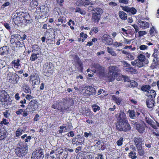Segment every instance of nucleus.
Segmentation results:
<instances>
[{
	"label": "nucleus",
	"mask_w": 159,
	"mask_h": 159,
	"mask_svg": "<svg viewBox=\"0 0 159 159\" xmlns=\"http://www.w3.org/2000/svg\"><path fill=\"white\" fill-rule=\"evenodd\" d=\"M120 71L118 68L116 66H111L109 67V72L107 77L109 81L112 82L114 80L118 75Z\"/></svg>",
	"instance_id": "f257e3e1"
},
{
	"label": "nucleus",
	"mask_w": 159,
	"mask_h": 159,
	"mask_svg": "<svg viewBox=\"0 0 159 159\" xmlns=\"http://www.w3.org/2000/svg\"><path fill=\"white\" fill-rule=\"evenodd\" d=\"M116 129L120 131L126 132L131 129V127L128 121H117L116 125Z\"/></svg>",
	"instance_id": "f03ea898"
},
{
	"label": "nucleus",
	"mask_w": 159,
	"mask_h": 159,
	"mask_svg": "<svg viewBox=\"0 0 159 159\" xmlns=\"http://www.w3.org/2000/svg\"><path fill=\"white\" fill-rule=\"evenodd\" d=\"M28 148L27 145L24 144L21 148H17L15 150V152L17 156L21 157L25 155L27 152Z\"/></svg>",
	"instance_id": "7ed1b4c3"
},
{
	"label": "nucleus",
	"mask_w": 159,
	"mask_h": 159,
	"mask_svg": "<svg viewBox=\"0 0 159 159\" xmlns=\"http://www.w3.org/2000/svg\"><path fill=\"white\" fill-rule=\"evenodd\" d=\"M134 126L140 133H143L145 131L146 125L144 122L139 123H135L134 124Z\"/></svg>",
	"instance_id": "20e7f679"
},
{
	"label": "nucleus",
	"mask_w": 159,
	"mask_h": 159,
	"mask_svg": "<svg viewBox=\"0 0 159 159\" xmlns=\"http://www.w3.org/2000/svg\"><path fill=\"white\" fill-rule=\"evenodd\" d=\"M145 120L147 123L154 129H157V126L159 127V123L156 121H154L149 117L146 116Z\"/></svg>",
	"instance_id": "39448f33"
},
{
	"label": "nucleus",
	"mask_w": 159,
	"mask_h": 159,
	"mask_svg": "<svg viewBox=\"0 0 159 159\" xmlns=\"http://www.w3.org/2000/svg\"><path fill=\"white\" fill-rule=\"evenodd\" d=\"M117 121H128L127 120L126 115L125 113L120 111L119 113L116 116Z\"/></svg>",
	"instance_id": "423d86ee"
},
{
	"label": "nucleus",
	"mask_w": 159,
	"mask_h": 159,
	"mask_svg": "<svg viewBox=\"0 0 159 159\" xmlns=\"http://www.w3.org/2000/svg\"><path fill=\"white\" fill-rule=\"evenodd\" d=\"M152 56L154 58L153 60V63L156 65L158 64L159 61V49H154Z\"/></svg>",
	"instance_id": "0eeeda50"
},
{
	"label": "nucleus",
	"mask_w": 159,
	"mask_h": 159,
	"mask_svg": "<svg viewBox=\"0 0 159 159\" xmlns=\"http://www.w3.org/2000/svg\"><path fill=\"white\" fill-rule=\"evenodd\" d=\"M30 81H32L34 84H36L39 82V77L38 75L32 74L30 76Z\"/></svg>",
	"instance_id": "6e6552de"
},
{
	"label": "nucleus",
	"mask_w": 159,
	"mask_h": 159,
	"mask_svg": "<svg viewBox=\"0 0 159 159\" xmlns=\"http://www.w3.org/2000/svg\"><path fill=\"white\" fill-rule=\"evenodd\" d=\"M9 95L5 90H0V101L1 102L6 101Z\"/></svg>",
	"instance_id": "1a4fd4ad"
},
{
	"label": "nucleus",
	"mask_w": 159,
	"mask_h": 159,
	"mask_svg": "<svg viewBox=\"0 0 159 159\" xmlns=\"http://www.w3.org/2000/svg\"><path fill=\"white\" fill-rule=\"evenodd\" d=\"M102 40L103 42L105 43L106 44L108 45H111L112 44V42L111 40V39L109 35L105 34L103 35L102 38Z\"/></svg>",
	"instance_id": "9d476101"
},
{
	"label": "nucleus",
	"mask_w": 159,
	"mask_h": 159,
	"mask_svg": "<svg viewBox=\"0 0 159 159\" xmlns=\"http://www.w3.org/2000/svg\"><path fill=\"white\" fill-rule=\"evenodd\" d=\"M44 72L48 74V75H51L52 73V69L50 63H46L43 66Z\"/></svg>",
	"instance_id": "9b49d317"
},
{
	"label": "nucleus",
	"mask_w": 159,
	"mask_h": 159,
	"mask_svg": "<svg viewBox=\"0 0 159 159\" xmlns=\"http://www.w3.org/2000/svg\"><path fill=\"white\" fill-rule=\"evenodd\" d=\"M134 141L136 148L142 146V138L139 136L135 137L134 138Z\"/></svg>",
	"instance_id": "f8f14e48"
},
{
	"label": "nucleus",
	"mask_w": 159,
	"mask_h": 159,
	"mask_svg": "<svg viewBox=\"0 0 159 159\" xmlns=\"http://www.w3.org/2000/svg\"><path fill=\"white\" fill-rule=\"evenodd\" d=\"M35 153H36V156H37L39 159H43L44 157L43 153V150L42 149L36 150L35 151H34Z\"/></svg>",
	"instance_id": "ddd939ff"
},
{
	"label": "nucleus",
	"mask_w": 159,
	"mask_h": 159,
	"mask_svg": "<svg viewBox=\"0 0 159 159\" xmlns=\"http://www.w3.org/2000/svg\"><path fill=\"white\" fill-rule=\"evenodd\" d=\"M61 102L62 103V104H61V105L63 107L62 111L63 110H68L70 107V106L68 102L67 101V100L63 98L62 101Z\"/></svg>",
	"instance_id": "4468645a"
},
{
	"label": "nucleus",
	"mask_w": 159,
	"mask_h": 159,
	"mask_svg": "<svg viewBox=\"0 0 159 159\" xmlns=\"http://www.w3.org/2000/svg\"><path fill=\"white\" fill-rule=\"evenodd\" d=\"M67 156V153L61 151L58 152V153L57 154V157L59 159H66Z\"/></svg>",
	"instance_id": "2eb2a0df"
},
{
	"label": "nucleus",
	"mask_w": 159,
	"mask_h": 159,
	"mask_svg": "<svg viewBox=\"0 0 159 159\" xmlns=\"http://www.w3.org/2000/svg\"><path fill=\"white\" fill-rule=\"evenodd\" d=\"M75 58L76 60V67L79 69L82 70L83 68L82 63L79 57L77 56H75Z\"/></svg>",
	"instance_id": "dca6fc26"
},
{
	"label": "nucleus",
	"mask_w": 159,
	"mask_h": 159,
	"mask_svg": "<svg viewBox=\"0 0 159 159\" xmlns=\"http://www.w3.org/2000/svg\"><path fill=\"white\" fill-rule=\"evenodd\" d=\"M138 22V23L141 28L146 29L149 27V24L148 22L141 20H139Z\"/></svg>",
	"instance_id": "f3484780"
},
{
	"label": "nucleus",
	"mask_w": 159,
	"mask_h": 159,
	"mask_svg": "<svg viewBox=\"0 0 159 159\" xmlns=\"http://www.w3.org/2000/svg\"><path fill=\"white\" fill-rule=\"evenodd\" d=\"M62 103L61 102H60L58 104L55 103L52 105V107L54 109H57L59 110L60 111H62V108L63 107L61 105V104H62Z\"/></svg>",
	"instance_id": "a211bd4d"
},
{
	"label": "nucleus",
	"mask_w": 159,
	"mask_h": 159,
	"mask_svg": "<svg viewBox=\"0 0 159 159\" xmlns=\"http://www.w3.org/2000/svg\"><path fill=\"white\" fill-rule=\"evenodd\" d=\"M21 87L23 90L26 93H30V90L28 87V85L26 83H23L21 84Z\"/></svg>",
	"instance_id": "6ab92c4d"
},
{
	"label": "nucleus",
	"mask_w": 159,
	"mask_h": 159,
	"mask_svg": "<svg viewBox=\"0 0 159 159\" xmlns=\"http://www.w3.org/2000/svg\"><path fill=\"white\" fill-rule=\"evenodd\" d=\"M101 16L98 15H96L94 13H93L91 20L92 22H98L100 19Z\"/></svg>",
	"instance_id": "aec40b11"
},
{
	"label": "nucleus",
	"mask_w": 159,
	"mask_h": 159,
	"mask_svg": "<svg viewBox=\"0 0 159 159\" xmlns=\"http://www.w3.org/2000/svg\"><path fill=\"white\" fill-rule=\"evenodd\" d=\"M19 15L20 19L23 18L24 20H27V19L29 17L28 14L23 12H18L17 15Z\"/></svg>",
	"instance_id": "412c9836"
},
{
	"label": "nucleus",
	"mask_w": 159,
	"mask_h": 159,
	"mask_svg": "<svg viewBox=\"0 0 159 159\" xmlns=\"http://www.w3.org/2000/svg\"><path fill=\"white\" fill-rule=\"evenodd\" d=\"M139 60L140 61H143L145 63V64H148V60L146 59L145 56L142 54H139L138 57Z\"/></svg>",
	"instance_id": "4be33fe9"
},
{
	"label": "nucleus",
	"mask_w": 159,
	"mask_h": 159,
	"mask_svg": "<svg viewBox=\"0 0 159 159\" xmlns=\"http://www.w3.org/2000/svg\"><path fill=\"white\" fill-rule=\"evenodd\" d=\"M93 11L94 12L93 13L97 15H98L99 16H100L101 14H102L103 12V10L99 7L94 8V9H93Z\"/></svg>",
	"instance_id": "5701e85b"
},
{
	"label": "nucleus",
	"mask_w": 159,
	"mask_h": 159,
	"mask_svg": "<svg viewBox=\"0 0 159 159\" xmlns=\"http://www.w3.org/2000/svg\"><path fill=\"white\" fill-rule=\"evenodd\" d=\"M8 48L7 46L0 48V54L4 55L8 52Z\"/></svg>",
	"instance_id": "b1692460"
},
{
	"label": "nucleus",
	"mask_w": 159,
	"mask_h": 159,
	"mask_svg": "<svg viewBox=\"0 0 159 159\" xmlns=\"http://www.w3.org/2000/svg\"><path fill=\"white\" fill-rule=\"evenodd\" d=\"M154 101L152 99H149L146 101L147 107L149 108H152L154 106Z\"/></svg>",
	"instance_id": "393cba45"
},
{
	"label": "nucleus",
	"mask_w": 159,
	"mask_h": 159,
	"mask_svg": "<svg viewBox=\"0 0 159 159\" xmlns=\"http://www.w3.org/2000/svg\"><path fill=\"white\" fill-rule=\"evenodd\" d=\"M119 17L121 19L125 20L127 19V14L123 11H120L119 12Z\"/></svg>",
	"instance_id": "a878e982"
},
{
	"label": "nucleus",
	"mask_w": 159,
	"mask_h": 159,
	"mask_svg": "<svg viewBox=\"0 0 159 159\" xmlns=\"http://www.w3.org/2000/svg\"><path fill=\"white\" fill-rule=\"evenodd\" d=\"M151 87L149 85H143L141 88L142 91L143 92H146L149 93V91Z\"/></svg>",
	"instance_id": "bb28decb"
},
{
	"label": "nucleus",
	"mask_w": 159,
	"mask_h": 159,
	"mask_svg": "<svg viewBox=\"0 0 159 159\" xmlns=\"http://www.w3.org/2000/svg\"><path fill=\"white\" fill-rule=\"evenodd\" d=\"M81 113L83 114H84L86 116H88L89 117H91L93 115L92 112L89 109L85 110L84 111H83Z\"/></svg>",
	"instance_id": "cd10ccee"
},
{
	"label": "nucleus",
	"mask_w": 159,
	"mask_h": 159,
	"mask_svg": "<svg viewBox=\"0 0 159 159\" xmlns=\"http://www.w3.org/2000/svg\"><path fill=\"white\" fill-rule=\"evenodd\" d=\"M59 128L61 129H59L58 130V131L59 133L61 134L64 132H65L67 131H68L69 130L68 129L67 126L62 125L59 127Z\"/></svg>",
	"instance_id": "c85d7f7f"
},
{
	"label": "nucleus",
	"mask_w": 159,
	"mask_h": 159,
	"mask_svg": "<svg viewBox=\"0 0 159 159\" xmlns=\"http://www.w3.org/2000/svg\"><path fill=\"white\" fill-rule=\"evenodd\" d=\"M7 132L6 130L2 129L0 132V140H2L5 138L7 136Z\"/></svg>",
	"instance_id": "c756f323"
},
{
	"label": "nucleus",
	"mask_w": 159,
	"mask_h": 159,
	"mask_svg": "<svg viewBox=\"0 0 159 159\" xmlns=\"http://www.w3.org/2000/svg\"><path fill=\"white\" fill-rule=\"evenodd\" d=\"M39 4L38 2L36 0H32L30 3V6L32 8H36Z\"/></svg>",
	"instance_id": "7c9ffc66"
},
{
	"label": "nucleus",
	"mask_w": 159,
	"mask_h": 159,
	"mask_svg": "<svg viewBox=\"0 0 159 159\" xmlns=\"http://www.w3.org/2000/svg\"><path fill=\"white\" fill-rule=\"evenodd\" d=\"M138 151L139 155L141 156H143L144 154V151L142 146L136 148Z\"/></svg>",
	"instance_id": "2f4dec72"
},
{
	"label": "nucleus",
	"mask_w": 159,
	"mask_h": 159,
	"mask_svg": "<svg viewBox=\"0 0 159 159\" xmlns=\"http://www.w3.org/2000/svg\"><path fill=\"white\" fill-rule=\"evenodd\" d=\"M91 87V86H85L84 87V89H86L85 92L83 93L84 95L87 97H89V89Z\"/></svg>",
	"instance_id": "473e14b6"
},
{
	"label": "nucleus",
	"mask_w": 159,
	"mask_h": 159,
	"mask_svg": "<svg viewBox=\"0 0 159 159\" xmlns=\"http://www.w3.org/2000/svg\"><path fill=\"white\" fill-rule=\"evenodd\" d=\"M77 136H79V138L77 139V142H78V144H82L84 142V138L82 136H81L80 135H77Z\"/></svg>",
	"instance_id": "72a5a7b5"
},
{
	"label": "nucleus",
	"mask_w": 159,
	"mask_h": 159,
	"mask_svg": "<svg viewBox=\"0 0 159 159\" xmlns=\"http://www.w3.org/2000/svg\"><path fill=\"white\" fill-rule=\"evenodd\" d=\"M128 85L129 87H135L137 86L138 84L134 80H130L129 82Z\"/></svg>",
	"instance_id": "f704fd0d"
},
{
	"label": "nucleus",
	"mask_w": 159,
	"mask_h": 159,
	"mask_svg": "<svg viewBox=\"0 0 159 159\" xmlns=\"http://www.w3.org/2000/svg\"><path fill=\"white\" fill-rule=\"evenodd\" d=\"M18 13V12H17L15 15L13 16V21L15 23H16L17 22L18 20H21L20 19V17L19 15L17 14Z\"/></svg>",
	"instance_id": "c9c22d12"
},
{
	"label": "nucleus",
	"mask_w": 159,
	"mask_h": 159,
	"mask_svg": "<svg viewBox=\"0 0 159 159\" xmlns=\"http://www.w3.org/2000/svg\"><path fill=\"white\" fill-rule=\"evenodd\" d=\"M107 52L110 53L111 55L114 56H116V52L113 50V49L112 48H110L107 47Z\"/></svg>",
	"instance_id": "e433bc0d"
},
{
	"label": "nucleus",
	"mask_w": 159,
	"mask_h": 159,
	"mask_svg": "<svg viewBox=\"0 0 159 159\" xmlns=\"http://www.w3.org/2000/svg\"><path fill=\"white\" fill-rule=\"evenodd\" d=\"M128 112L129 113V116L131 119H134L136 117L134 114V111L133 110H129Z\"/></svg>",
	"instance_id": "4c0bfd02"
},
{
	"label": "nucleus",
	"mask_w": 159,
	"mask_h": 159,
	"mask_svg": "<svg viewBox=\"0 0 159 159\" xmlns=\"http://www.w3.org/2000/svg\"><path fill=\"white\" fill-rule=\"evenodd\" d=\"M89 97L92 95H95L96 93V90L95 88H93L92 86H91V87L90 88V89H89Z\"/></svg>",
	"instance_id": "58836bf2"
},
{
	"label": "nucleus",
	"mask_w": 159,
	"mask_h": 159,
	"mask_svg": "<svg viewBox=\"0 0 159 159\" xmlns=\"http://www.w3.org/2000/svg\"><path fill=\"white\" fill-rule=\"evenodd\" d=\"M157 33L156 30L154 26H152L150 29L149 33L150 35L152 36H154Z\"/></svg>",
	"instance_id": "ea45409f"
},
{
	"label": "nucleus",
	"mask_w": 159,
	"mask_h": 159,
	"mask_svg": "<svg viewBox=\"0 0 159 159\" xmlns=\"http://www.w3.org/2000/svg\"><path fill=\"white\" fill-rule=\"evenodd\" d=\"M7 75L9 76H10L9 77V81H11L13 78L16 76H18V75L14 73L9 72L8 74Z\"/></svg>",
	"instance_id": "a19ab883"
},
{
	"label": "nucleus",
	"mask_w": 159,
	"mask_h": 159,
	"mask_svg": "<svg viewBox=\"0 0 159 159\" xmlns=\"http://www.w3.org/2000/svg\"><path fill=\"white\" fill-rule=\"evenodd\" d=\"M136 153L135 152H131L129 154V156L132 159H135L137 158Z\"/></svg>",
	"instance_id": "79ce46f5"
},
{
	"label": "nucleus",
	"mask_w": 159,
	"mask_h": 159,
	"mask_svg": "<svg viewBox=\"0 0 159 159\" xmlns=\"http://www.w3.org/2000/svg\"><path fill=\"white\" fill-rule=\"evenodd\" d=\"M9 111V110H6L4 112H3L2 113L3 115L6 118H9V117L11 116L10 114Z\"/></svg>",
	"instance_id": "37998d69"
},
{
	"label": "nucleus",
	"mask_w": 159,
	"mask_h": 159,
	"mask_svg": "<svg viewBox=\"0 0 159 159\" xmlns=\"http://www.w3.org/2000/svg\"><path fill=\"white\" fill-rule=\"evenodd\" d=\"M20 60L18 59L16 60H14L11 62L12 64L14 65V66L15 67L16 66L17 67L20 66Z\"/></svg>",
	"instance_id": "c03bdc74"
},
{
	"label": "nucleus",
	"mask_w": 159,
	"mask_h": 159,
	"mask_svg": "<svg viewBox=\"0 0 159 159\" xmlns=\"http://www.w3.org/2000/svg\"><path fill=\"white\" fill-rule=\"evenodd\" d=\"M38 54L32 53L31 57H30V60L33 61H35L38 58Z\"/></svg>",
	"instance_id": "a18cd8bd"
},
{
	"label": "nucleus",
	"mask_w": 159,
	"mask_h": 159,
	"mask_svg": "<svg viewBox=\"0 0 159 159\" xmlns=\"http://www.w3.org/2000/svg\"><path fill=\"white\" fill-rule=\"evenodd\" d=\"M137 66L139 67H141L144 66L145 64H145V63L142 61H139V60H137Z\"/></svg>",
	"instance_id": "49530a36"
},
{
	"label": "nucleus",
	"mask_w": 159,
	"mask_h": 159,
	"mask_svg": "<svg viewBox=\"0 0 159 159\" xmlns=\"http://www.w3.org/2000/svg\"><path fill=\"white\" fill-rule=\"evenodd\" d=\"M94 67L97 69V71L99 72L101 71L102 69V67H101L99 64H95L93 65Z\"/></svg>",
	"instance_id": "de8ad7c7"
},
{
	"label": "nucleus",
	"mask_w": 159,
	"mask_h": 159,
	"mask_svg": "<svg viewBox=\"0 0 159 159\" xmlns=\"http://www.w3.org/2000/svg\"><path fill=\"white\" fill-rule=\"evenodd\" d=\"M23 131L22 129H18L16 132V136L18 137L21 135L22 134Z\"/></svg>",
	"instance_id": "09e8293b"
},
{
	"label": "nucleus",
	"mask_w": 159,
	"mask_h": 159,
	"mask_svg": "<svg viewBox=\"0 0 159 159\" xmlns=\"http://www.w3.org/2000/svg\"><path fill=\"white\" fill-rule=\"evenodd\" d=\"M76 12H79L81 15H84L86 14V12L84 10H82L79 7H77L75 9Z\"/></svg>",
	"instance_id": "8fccbe9b"
},
{
	"label": "nucleus",
	"mask_w": 159,
	"mask_h": 159,
	"mask_svg": "<svg viewBox=\"0 0 159 159\" xmlns=\"http://www.w3.org/2000/svg\"><path fill=\"white\" fill-rule=\"evenodd\" d=\"M0 124L1 125L4 124L5 125L8 126L9 124V122L6 119L3 118L2 120L0 122Z\"/></svg>",
	"instance_id": "3c124183"
},
{
	"label": "nucleus",
	"mask_w": 159,
	"mask_h": 159,
	"mask_svg": "<svg viewBox=\"0 0 159 159\" xmlns=\"http://www.w3.org/2000/svg\"><path fill=\"white\" fill-rule=\"evenodd\" d=\"M126 70L127 71H129L131 72L132 73L135 74L137 73V70L133 69L132 67H129L126 68Z\"/></svg>",
	"instance_id": "603ef678"
},
{
	"label": "nucleus",
	"mask_w": 159,
	"mask_h": 159,
	"mask_svg": "<svg viewBox=\"0 0 159 159\" xmlns=\"http://www.w3.org/2000/svg\"><path fill=\"white\" fill-rule=\"evenodd\" d=\"M112 98L115 101L116 104L119 105L120 104L121 100L119 98L116 97L115 96H113Z\"/></svg>",
	"instance_id": "864d4df0"
},
{
	"label": "nucleus",
	"mask_w": 159,
	"mask_h": 159,
	"mask_svg": "<svg viewBox=\"0 0 159 159\" xmlns=\"http://www.w3.org/2000/svg\"><path fill=\"white\" fill-rule=\"evenodd\" d=\"M149 91L150 95L149 96H150L151 98H154L156 95V93L155 91L153 90H150Z\"/></svg>",
	"instance_id": "5fc2aeb1"
},
{
	"label": "nucleus",
	"mask_w": 159,
	"mask_h": 159,
	"mask_svg": "<svg viewBox=\"0 0 159 159\" xmlns=\"http://www.w3.org/2000/svg\"><path fill=\"white\" fill-rule=\"evenodd\" d=\"M19 79V76H16L14 77L13 79H12V80L10 81L13 84H15L17 83L18 81V80Z\"/></svg>",
	"instance_id": "6e6d98bb"
},
{
	"label": "nucleus",
	"mask_w": 159,
	"mask_h": 159,
	"mask_svg": "<svg viewBox=\"0 0 159 159\" xmlns=\"http://www.w3.org/2000/svg\"><path fill=\"white\" fill-rule=\"evenodd\" d=\"M31 107V106H28L26 110H25L24 111H23V116L24 117H25L28 115V110L30 109V108Z\"/></svg>",
	"instance_id": "4d7b16f0"
},
{
	"label": "nucleus",
	"mask_w": 159,
	"mask_h": 159,
	"mask_svg": "<svg viewBox=\"0 0 159 159\" xmlns=\"http://www.w3.org/2000/svg\"><path fill=\"white\" fill-rule=\"evenodd\" d=\"M123 139V138L121 137L117 141L116 143L118 146H120L122 144Z\"/></svg>",
	"instance_id": "13d9d810"
},
{
	"label": "nucleus",
	"mask_w": 159,
	"mask_h": 159,
	"mask_svg": "<svg viewBox=\"0 0 159 159\" xmlns=\"http://www.w3.org/2000/svg\"><path fill=\"white\" fill-rule=\"evenodd\" d=\"M148 46L145 45H140L139 47V48L141 50H147L148 48Z\"/></svg>",
	"instance_id": "bf43d9fd"
},
{
	"label": "nucleus",
	"mask_w": 159,
	"mask_h": 159,
	"mask_svg": "<svg viewBox=\"0 0 159 159\" xmlns=\"http://www.w3.org/2000/svg\"><path fill=\"white\" fill-rule=\"evenodd\" d=\"M75 4L78 6H83L84 4L83 1L82 0H78L76 2Z\"/></svg>",
	"instance_id": "052dcab7"
},
{
	"label": "nucleus",
	"mask_w": 159,
	"mask_h": 159,
	"mask_svg": "<svg viewBox=\"0 0 159 159\" xmlns=\"http://www.w3.org/2000/svg\"><path fill=\"white\" fill-rule=\"evenodd\" d=\"M79 138V136H76L75 138H73L72 140V144L74 145L76 144L78 145V142H77V139Z\"/></svg>",
	"instance_id": "680f3d73"
},
{
	"label": "nucleus",
	"mask_w": 159,
	"mask_h": 159,
	"mask_svg": "<svg viewBox=\"0 0 159 159\" xmlns=\"http://www.w3.org/2000/svg\"><path fill=\"white\" fill-rule=\"evenodd\" d=\"M41 8L42 13L43 12L45 13L47 12L48 9L47 7L42 6L41 7Z\"/></svg>",
	"instance_id": "e2e57ef3"
},
{
	"label": "nucleus",
	"mask_w": 159,
	"mask_h": 159,
	"mask_svg": "<svg viewBox=\"0 0 159 159\" xmlns=\"http://www.w3.org/2000/svg\"><path fill=\"white\" fill-rule=\"evenodd\" d=\"M92 107L93 109V111L95 112L97 111V110H99L100 109V107L96 104H93L92 106Z\"/></svg>",
	"instance_id": "0e129e2a"
},
{
	"label": "nucleus",
	"mask_w": 159,
	"mask_h": 159,
	"mask_svg": "<svg viewBox=\"0 0 159 159\" xmlns=\"http://www.w3.org/2000/svg\"><path fill=\"white\" fill-rule=\"evenodd\" d=\"M128 58L129 60H133L134 58V55L129 52L128 55Z\"/></svg>",
	"instance_id": "69168bd1"
},
{
	"label": "nucleus",
	"mask_w": 159,
	"mask_h": 159,
	"mask_svg": "<svg viewBox=\"0 0 159 159\" xmlns=\"http://www.w3.org/2000/svg\"><path fill=\"white\" fill-rule=\"evenodd\" d=\"M136 10L134 7L130 8L129 12H131L133 14H134L136 13Z\"/></svg>",
	"instance_id": "338daca9"
},
{
	"label": "nucleus",
	"mask_w": 159,
	"mask_h": 159,
	"mask_svg": "<svg viewBox=\"0 0 159 159\" xmlns=\"http://www.w3.org/2000/svg\"><path fill=\"white\" fill-rule=\"evenodd\" d=\"M122 7V9L123 11H124L128 12H129V9L130 7L127 6Z\"/></svg>",
	"instance_id": "774afa93"
}]
</instances>
